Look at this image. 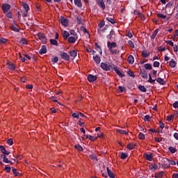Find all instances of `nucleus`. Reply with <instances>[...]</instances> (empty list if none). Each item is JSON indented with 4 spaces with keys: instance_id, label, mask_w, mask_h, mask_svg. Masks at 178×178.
Masks as SVG:
<instances>
[{
    "instance_id": "680f3d73",
    "label": "nucleus",
    "mask_w": 178,
    "mask_h": 178,
    "mask_svg": "<svg viewBox=\"0 0 178 178\" xmlns=\"http://www.w3.org/2000/svg\"><path fill=\"white\" fill-rule=\"evenodd\" d=\"M8 145H13V139L10 138L7 140Z\"/></svg>"
},
{
    "instance_id": "9b49d317",
    "label": "nucleus",
    "mask_w": 178,
    "mask_h": 178,
    "mask_svg": "<svg viewBox=\"0 0 178 178\" xmlns=\"http://www.w3.org/2000/svg\"><path fill=\"white\" fill-rule=\"evenodd\" d=\"M7 65H8V67L10 69V70L13 71L16 69V65H15V63L10 62V61H8L7 63Z\"/></svg>"
},
{
    "instance_id": "6e6552de",
    "label": "nucleus",
    "mask_w": 178,
    "mask_h": 178,
    "mask_svg": "<svg viewBox=\"0 0 178 178\" xmlns=\"http://www.w3.org/2000/svg\"><path fill=\"white\" fill-rule=\"evenodd\" d=\"M59 22L62 24V26H65V27H66V26L69 24V22H67V19L63 17H61V18L59 19Z\"/></svg>"
},
{
    "instance_id": "4468645a",
    "label": "nucleus",
    "mask_w": 178,
    "mask_h": 178,
    "mask_svg": "<svg viewBox=\"0 0 178 178\" xmlns=\"http://www.w3.org/2000/svg\"><path fill=\"white\" fill-rule=\"evenodd\" d=\"M95 49H96V51H98L100 55H102V49H101V46H99V44L97 42L95 43Z\"/></svg>"
},
{
    "instance_id": "6ab92c4d",
    "label": "nucleus",
    "mask_w": 178,
    "mask_h": 178,
    "mask_svg": "<svg viewBox=\"0 0 178 178\" xmlns=\"http://www.w3.org/2000/svg\"><path fill=\"white\" fill-rule=\"evenodd\" d=\"M156 81L159 83V84H161V86H165V84H166V81H165L161 77L157 78Z\"/></svg>"
},
{
    "instance_id": "dca6fc26",
    "label": "nucleus",
    "mask_w": 178,
    "mask_h": 178,
    "mask_svg": "<svg viewBox=\"0 0 178 178\" xmlns=\"http://www.w3.org/2000/svg\"><path fill=\"white\" fill-rule=\"evenodd\" d=\"M127 62L129 65H133V63H134V56L129 55L127 58Z\"/></svg>"
},
{
    "instance_id": "1a4fd4ad",
    "label": "nucleus",
    "mask_w": 178,
    "mask_h": 178,
    "mask_svg": "<svg viewBox=\"0 0 178 178\" xmlns=\"http://www.w3.org/2000/svg\"><path fill=\"white\" fill-rule=\"evenodd\" d=\"M77 38H76L75 36H70L68 37L67 42H69V44H74V42H76V40H77Z\"/></svg>"
},
{
    "instance_id": "3c124183",
    "label": "nucleus",
    "mask_w": 178,
    "mask_h": 178,
    "mask_svg": "<svg viewBox=\"0 0 178 178\" xmlns=\"http://www.w3.org/2000/svg\"><path fill=\"white\" fill-rule=\"evenodd\" d=\"M72 118H74L75 119H80V116L79 115V113H74L72 115Z\"/></svg>"
},
{
    "instance_id": "f257e3e1",
    "label": "nucleus",
    "mask_w": 178,
    "mask_h": 178,
    "mask_svg": "<svg viewBox=\"0 0 178 178\" xmlns=\"http://www.w3.org/2000/svg\"><path fill=\"white\" fill-rule=\"evenodd\" d=\"M116 42H111L109 41L107 42V47L108 48V51H110L111 55H118V50L113 49V48H116Z\"/></svg>"
},
{
    "instance_id": "393cba45",
    "label": "nucleus",
    "mask_w": 178,
    "mask_h": 178,
    "mask_svg": "<svg viewBox=\"0 0 178 178\" xmlns=\"http://www.w3.org/2000/svg\"><path fill=\"white\" fill-rule=\"evenodd\" d=\"M168 150L170 151V152H171V154H175V152H177V149L172 146H170L168 147Z\"/></svg>"
},
{
    "instance_id": "c03bdc74",
    "label": "nucleus",
    "mask_w": 178,
    "mask_h": 178,
    "mask_svg": "<svg viewBox=\"0 0 178 178\" xmlns=\"http://www.w3.org/2000/svg\"><path fill=\"white\" fill-rule=\"evenodd\" d=\"M81 31H83V34H88V35H90V33H88V31H87V29H86V27H81Z\"/></svg>"
},
{
    "instance_id": "bf43d9fd",
    "label": "nucleus",
    "mask_w": 178,
    "mask_h": 178,
    "mask_svg": "<svg viewBox=\"0 0 178 178\" xmlns=\"http://www.w3.org/2000/svg\"><path fill=\"white\" fill-rule=\"evenodd\" d=\"M10 160L8 159V157H6V156H3V162H4V163H9Z\"/></svg>"
},
{
    "instance_id": "c9c22d12",
    "label": "nucleus",
    "mask_w": 178,
    "mask_h": 178,
    "mask_svg": "<svg viewBox=\"0 0 178 178\" xmlns=\"http://www.w3.org/2000/svg\"><path fill=\"white\" fill-rule=\"evenodd\" d=\"M138 138H139V140H144L145 138V134L140 132L139 134L138 135Z\"/></svg>"
},
{
    "instance_id": "9d476101",
    "label": "nucleus",
    "mask_w": 178,
    "mask_h": 178,
    "mask_svg": "<svg viewBox=\"0 0 178 178\" xmlns=\"http://www.w3.org/2000/svg\"><path fill=\"white\" fill-rule=\"evenodd\" d=\"M140 74L143 77V79H148V74L147 70H143L140 71Z\"/></svg>"
},
{
    "instance_id": "c756f323",
    "label": "nucleus",
    "mask_w": 178,
    "mask_h": 178,
    "mask_svg": "<svg viewBox=\"0 0 178 178\" xmlns=\"http://www.w3.org/2000/svg\"><path fill=\"white\" fill-rule=\"evenodd\" d=\"M144 67L146 70H152V65L149 63L145 64Z\"/></svg>"
},
{
    "instance_id": "f8f14e48",
    "label": "nucleus",
    "mask_w": 178,
    "mask_h": 178,
    "mask_svg": "<svg viewBox=\"0 0 178 178\" xmlns=\"http://www.w3.org/2000/svg\"><path fill=\"white\" fill-rule=\"evenodd\" d=\"M93 60L95 62L96 65H99V63H101V57L96 54L93 56Z\"/></svg>"
},
{
    "instance_id": "864d4df0",
    "label": "nucleus",
    "mask_w": 178,
    "mask_h": 178,
    "mask_svg": "<svg viewBox=\"0 0 178 178\" xmlns=\"http://www.w3.org/2000/svg\"><path fill=\"white\" fill-rule=\"evenodd\" d=\"M6 16L8 19H12V13L10 11L6 13Z\"/></svg>"
},
{
    "instance_id": "f03ea898",
    "label": "nucleus",
    "mask_w": 178,
    "mask_h": 178,
    "mask_svg": "<svg viewBox=\"0 0 178 178\" xmlns=\"http://www.w3.org/2000/svg\"><path fill=\"white\" fill-rule=\"evenodd\" d=\"M100 67L105 70V72H109V70H113V66L108 63H101Z\"/></svg>"
},
{
    "instance_id": "20e7f679",
    "label": "nucleus",
    "mask_w": 178,
    "mask_h": 178,
    "mask_svg": "<svg viewBox=\"0 0 178 178\" xmlns=\"http://www.w3.org/2000/svg\"><path fill=\"white\" fill-rule=\"evenodd\" d=\"M2 10L3 13H8V12H10L9 10H10V5H9L8 3H3Z\"/></svg>"
},
{
    "instance_id": "cd10ccee",
    "label": "nucleus",
    "mask_w": 178,
    "mask_h": 178,
    "mask_svg": "<svg viewBox=\"0 0 178 178\" xmlns=\"http://www.w3.org/2000/svg\"><path fill=\"white\" fill-rule=\"evenodd\" d=\"M69 54L72 58H76V56H77V51H76V50L70 51H69Z\"/></svg>"
},
{
    "instance_id": "8fccbe9b",
    "label": "nucleus",
    "mask_w": 178,
    "mask_h": 178,
    "mask_svg": "<svg viewBox=\"0 0 178 178\" xmlns=\"http://www.w3.org/2000/svg\"><path fill=\"white\" fill-rule=\"evenodd\" d=\"M8 39H5L3 38H0V44H6Z\"/></svg>"
},
{
    "instance_id": "f3484780",
    "label": "nucleus",
    "mask_w": 178,
    "mask_h": 178,
    "mask_svg": "<svg viewBox=\"0 0 178 178\" xmlns=\"http://www.w3.org/2000/svg\"><path fill=\"white\" fill-rule=\"evenodd\" d=\"M74 3L78 8H83V3H81V0H74Z\"/></svg>"
},
{
    "instance_id": "a878e982",
    "label": "nucleus",
    "mask_w": 178,
    "mask_h": 178,
    "mask_svg": "<svg viewBox=\"0 0 178 178\" xmlns=\"http://www.w3.org/2000/svg\"><path fill=\"white\" fill-rule=\"evenodd\" d=\"M149 169L150 170H157L158 169V165L156 164H152L149 166Z\"/></svg>"
},
{
    "instance_id": "6e6d98bb",
    "label": "nucleus",
    "mask_w": 178,
    "mask_h": 178,
    "mask_svg": "<svg viewBox=\"0 0 178 178\" xmlns=\"http://www.w3.org/2000/svg\"><path fill=\"white\" fill-rule=\"evenodd\" d=\"M157 16L160 17V19H166V15L163 14L159 13L157 14Z\"/></svg>"
},
{
    "instance_id": "de8ad7c7",
    "label": "nucleus",
    "mask_w": 178,
    "mask_h": 178,
    "mask_svg": "<svg viewBox=\"0 0 178 178\" xmlns=\"http://www.w3.org/2000/svg\"><path fill=\"white\" fill-rule=\"evenodd\" d=\"M120 158L121 159H126L127 158V154L121 152Z\"/></svg>"
},
{
    "instance_id": "c85d7f7f",
    "label": "nucleus",
    "mask_w": 178,
    "mask_h": 178,
    "mask_svg": "<svg viewBox=\"0 0 178 178\" xmlns=\"http://www.w3.org/2000/svg\"><path fill=\"white\" fill-rule=\"evenodd\" d=\"M50 44L58 47V40L56 39H50Z\"/></svg>"
},
{
    "instance_id": "0e129e2a",
    "label": "nucleus",
    "mask_w": 178,
    "mask_h": 178,
    "mask_svg": "<svg viewBox=\"0 0 178 178\" xmlns=\"http://www.w3.org/2000/svg\"><path fill=\"white\" fill-rule=\"evenodd\" d=\"M90 158L92 161H95V159H97V156H95V154H90Z\"/></svg>"
},
{
    "instance_id": "4c0bfd02",
    "label": "nucleus",
    "mask_w": 178,
    "mask_h": 178,
    "mask_svg": "<svg viewBox=\"0 0 178 178\" xmlns=\"http://www.w3.org/2000/svg\"><path fill=\"white\" fill-rule=\"evenodd\" d=\"M148 83H150V84H154L155 83V79H152V76H151V74H149Z\"/></svg>"
},
{
    "instance_id": "a19ab883",
    "label": "nucleus",
    "mask_w": 178,
    "mask_h": 178,
    "mask_svg": "<svg viewBox=\"0 0 178 178\" xmlns=\"http://www.w3.org/2000/svg\"><path fill=\"white\" fill-rule=\"evenodd\" d=\"M118 133H120V134H124L125 136H127L128 133L123 130V129H118L117 130Z\"/></svg>"
},
{
    "instance_id": "a211bd4d",
    "label": "nucleus",
    "mask_w": 178,
    "mask_h": 178,
    "mask_svg": "<svg viewBox=\"0 0 178 178\" xmlns=\"http://www.w3.org/2000/svg\"><path fill=\"white\" fill-rule=\"evenodd\" d=\"M106 170L110 178H115V174L112 172V170H109V167L106 168Z\"/></svg>"
},
{
    "instance_id": "0eeeda50",
    "label": "nucleus",
    "mask_w": 178,
    "mask_h": 178,
    "mask_svg": "<svg viewBox=\"0 0 178 178\" xmlns=\"http://www.w3.org/2000/svg\"><path fill=\"white\" fill-rule=\"evenodd\" d=\"M98 79V76L97 75H92V74H88V80L90 81V83H92Z\"/></svg>"
},
{
    "instance_id": "a18cd8bd",
    "label": "nucleus",
    "mask_w": 178,
    "mask_h": 178,
    "mask_svg": "<svg viewBox=\"0 0 178 178\" xmlns=\"http://www.w3.org/2000/svg\"><path fill=\"white\" fill-rule=\"evenodd\" d=\"M58 61H59V58H58V56H55L51 58V62L53 63H58Z\"/></svg>"
},
{
    "instance_id": "09e8293b",
    "label": "nucleus",
    "mask_w": 178,
    "mask_h": 178,
    "mask_svg": "<svg viewBox=\"0 0 178 178\" xmlns=\"http://www.w3.org/2000/svg\"><path fill=\"white\" fill-rule=\"evenodd\" d=\"M74 148H76L78 151H83V147H81L80 145H75Z\"/></svg>"
},
{
    "instance_id": "338daca9",
    "label": "nucleus",
    "mask_w": 178,
    "mask_h": 178,
    "mask_svg": "<svg viewBox=\"0 0 178 178\" xmlns=\"http://www.w3.org/2000/svg\"><path fill=\"white\" fill-rule=\"evenodd\" d=\"M104 26H105V22H99L98 24V26L99 27V29H102V27H104Z\"/></svg>"
},
{
    "instance_id": "58836bf2",
    "label": "nucleus",
    "mask_w": 178,
    "mask_h": 178,
    "mask_svg": "<svg viewBox=\"0 0 178 178\" xmlns=\"http://www.w3.org/2000/svg\"><path fill=\"white\" fill-rule=\"evenodd\" d=\"M71 35H73V37H76V38H79V35H77V33H76V31L73 29L70 30V31Z\"/></svg>"
},
{
    "instance_id": "5fc2aeb1",
    "label": "nucleus",
    "mask_w": 178,
    "mask_h": 178,
    "mask_svg": "<svg viewBox=\"0 0 178 178\" xmlns=\"http://www.w3.org/2000/svg\"><path fill=\"white\" fill-rule=\"evenodd\" d=\"M11 168L10 167H8V165H6L4 167V170H6L7 173H10V170H11Z\"/></svg>"
},
{
    "instance_id": "7ed1b4c3",
    "label": "nucleus",
    "mask_w": 178,
    "mask_h": 178,
    "mask_svg": "<svg viewBox=\"0 0 178 178\" xmlns=\"http://www.w3.org/2000/svg\"><path fill=\"white\" fill-rule=\"evenodd\" d=\"M38 37L40 41H42V44H47L48 42V40L47 39V36L42 33H38Z\"/></svg>"
},
{
    "instance_id": "39448f33",
    "label": "nucleus",
    "mask_w": 178,
    "mask_h": 178,
    "mask_svg": "<svg viewBox=\"0 0 178 178\" xmlns=\"http://www.w3.org/2000/svg\"><path fill=\"white\" fill-rule=\"evenodd\" d=\"M60 56L61 59H64V60H70V56L66 52H61Z\"/></svg>"
},
{
    "instance_id": "4d7b16f0",
    "label": "nucleus",
    "mask_w": 178,
    "mask_h": 178,
    "mask_svg": "<svg viewBox=\"0 0 178 178\" xmlns=\"http://www.w3.org/2000/svg\"><path fill=\"white\" fill-rule=\"evenodd\" d=\"M128 74L130 76V77H136L134 72H133L131 70L128 71Z\"/></svg>"
},
{
    "instance_id": "052dcab7",
    "label": "nucleus",
    "mask_w": 178,
    "mask_h": 178,
    "mask_svg": "<svg viewBox=\"0 0 178 178\" xmlns=\"http://www.w3.org/2000/svg\"><path fill=\"white\" fill-rule=\"evenodd\" d=\"M128 44L131 48H134V43H133V41L128 40Z\"/></svg>"
},
{
    "instance_id": "2f4dec72",
    "label": "nucleus",
    "mask_w": 178,
    "mask_h": 178,
    "mask_svg": "<svg viewBox=\"0 0 178 178\" xmlns=\"http://www.w3.org/2000/svg\"><path fill=\"white\" fill-rule=\"evenodd\" d=\"M129 149H134L136 148V144L129 143L127 146Z\"/></svg>"
},
{
    "instance_id": "7c9ffc66",
    "label": "nucleus",
    "mask_w": 178,
    "mask_h": 178,
    "mask_svg": "<svg viewBox=\"0 0 178 178\" xmlns=\"http://www.w3.org/2000/svg\"><path fill=\"white\" fill-rule=\"evenodd\" d=\"M13 172L15 177H17V176H22V173L17 172V169L16 168H13Z\"/></svg>"
},
{
    "instance_id": "5701e85b",
    "label": "nucleus",
    "mask_w": 178,
    "mask_h": 178,
    "mask_svg": "<svg viewBox=\"0 0 178 178\" xmlns=\"http://www.w3.org/2000/svg\"><path fill=\"white\" fill-rule=\"evenodd\" d=\"M176 65H177V63H176V61L175 60L171 59L170 60V67L175 68V67H176Z\"/></svg>"
},
{
    "instance_id": "f704fd0d",
    "label": "nucleus",
    "mask_w": 178,
    "mask_h": 178,
    "mask_svg": "<svg viewBox=\"0 0 178 178\" xmlns=\"http://www.w3.org/2000/svg\"><path fill=\"white\" fill-rule=\"evenodd\" d=\"M168 122H172L173 119H175V114L174 115H170L167 116L166 118Z\"/></svg>"
},
{
    "instance_id": "37998d69",
    "label": "nucleus",
    "mask_w": 178,
    "mask_h": 178,
    "mask_svg": "<svg viewBox=\"0 0 178 178\" xmlns=\"http://www.w3.org/2000/svg\"><path fill=\"white\" fill-rule=\"evenodd\" d=\"M11 30H13V31H15V33H19V31H20V29H19V28L15 26H12L10 27Z\"/></svg>"
},
{
    "instance_id": "49530a36",
    "label": "nucleus",
    "mask_w": 178,
    "mask_h": 178,
    "mask_svg": "<svg viewBox=\"0 0 178 178\" xmlns=\"http://www.w3.org/2000/svg\"><path fill=\"white\" fill-rule=\"evenodd\" d=\"M151 118L152 117H150L149 115H147L145 116L143 120H145L146 122H150L151 121Z\"/></svg>"
},
{
    "instance_id": "69168bd1",
    "label": "nucleus",
    "mask_w": 178,
    "mask_h": 178,
    "mask_svg": "<svg viewBox=\"0 0 178 178\" xmlns=\"http://www.w3.org/2000/svg\"><path fill=\"white\" fill-rule=\"evenodd\" d=\"M119 90H120V92H124V91H126V88L118 86Z\"/></svg>"
},
{
    "instance_id": "473e14b6",
    "label": "nucleus",
    "mask_w": 178,
    "mask_h": 178,
    "mask_svg": "<svg viewBox=\"0 0 178 178\" xmlns=\"http://www.w3.org/2000/svg\"><path fill=\"white\" fill-rule=\"evenodd\" d=\"M19 44H22V45H27V40L26 38H22L19 41Z\"/></svg>"
},
{
    "instance_id": "79ce46f5",
    "label": "nucleus",
    "mask_w": 178,
    "mask_h": 178,
    "mask_svg": "<svg viewBox=\"0 0 178 178\" xmlns=\"http://www.w3.org/2000/svg\"><path fill=\"white\" fill-rule=\"evenodd\" d=\"M168 162L170 163V165H171L172 166H175L176 165V161H175L174 160H170L169 159H166Z\"/></svg>"
},
{
    "instance_id": "bb28decb",
    "label": "nucleus",
    "mask_w": 178,
    "mask_h": 178,
    "mask_svg": "<svg viewBox=\"0 0 178 178\" xmlns=\"http://www.w3.org/2000/svg\"><path fill=\"white\" fill-rule=\"evenodd\" d=\"M63 35L65 40H67L69 38V35H70V33H69L67 31H64L63 32Z\"/></svg>"
},
{
    "instance_id": "ddd939ff",
    "label": "nucleus",
    "mask_w": 178,
    "mask_h": 178,
    "mask_svg": "<svg viewBox=\"0 0 178 178\" xmlns=\"http://www.w3.org/2000/svg\"><path fill=\"white\" fill-rule=\"evenodd\" d=\"M0 149H1V152H2L5 155V156L10 154V152L6 151V149L4 147L3 145H0Z\"/></svg>"
},
{
    "instance_id": "4be33fe9",
    "label": "nucleus",
    "mask_w": 178,
    "mask_h": 178,
    "mask_svg": "<svg viewBox=\"0 0 178 178\" xmlns=\"http://www.w3.org/2000/svg\"><path fill=\"white\" fill-rule=\"evenodd\" d=\"M106 19V21L111 23V24H115V23H116V21L112 17H107Z\"/></svg>"
},
{
    "instance_id": "13d9d810",
    "label": "nucleus",
    "mask_w": 178,
    "mask_h": 178,
    "mask_svg": "<svg viewBox=\"0 0 178 178\" xmlns=\"http://www.w3.org/2000/svg\"><path fill=\"white\" fill-rule=\"evenodd\" d=\"M160 65H161V63L158 61H154L153 63L154 67H159Z\"/></svg>"
},
{
    "instance_id": "603ef678",
    "label": "nucleus",
    "mask_w": 178,
    "mask_h": 178,
    "mask_svg": "<svg viewBox=\"0 0 178 178\" xmlns=\"http://www.w3.org/2000/svg\"><path fill=\"white\" fill-rule=\"evenodd\" d=\"M82 20H83V19L81 18V17H80V16L76 17L77 24H81Z\"/></svg>"
},
{
    "instance_id": "b1692460",
    "label": "nucleus",
    "mask_w": 178,
    "mask_h": 178,
    "mask_svg": "<svg viewBox=\"0 0 178 178\" xmlns=\"http://www.w3.org/2000/svg\"><path fill=\"white\" fill-rule=\"evenodd\" d=\"M22 8L26 12H29V10H30V7L29 6V5H27V3L24 2H22Z\"/></svg>"
},
{
    "instance_id": "ea45409f",
    "label": "nucleus",
    "mask_w": 178,
    "mask_h": 178,
    "mask_svg": "<svg viewBox=\"0 0 178 178\" xmlns=\"http://www.w3.org/2000/svg\"><path fill=\"white\" fill-rule=\"evenodd\" d=\"M145 157L146 158V159L147 161H152V154H145Z\"/></svg>"
},
{
    "instance_id": "e2e57ef3",
    "label": "nucleus",
    "mask_w": 178,
    "mask_h": 178,
    "mask_svg": "<svg viewBox=\"0 0 178 178\" xmlns=\"http://www.w3.org/2000/svg\"><path fill=\"white\" fill-rule=\"evenodd\" d=\"M116 74H117L118 76H119L120 77H124V74L122 73V72H120V70L118 71V72H116Z\"/></svg>"
},
{
    "instance_id": "72a5a7b5",
    "label": "nucleus",
    "mask_w": 178,
    "mask_h": 178,
    "mask_svg": "<svg viewBox=\"0 0 178 178\" xmlns=\"http://www.w3.org/2000/svg\"><path fill=\"white\" fill-rule=\"evenodd\" d=\"M138 90L141 91L142 92H147V88H145V86L140 85L138 86Z\"/></svg>"
},
{
    "instance_id": "412c9836",
    "label": "nucleus",
    "mask_w": 178,
    "mask_h": 178,
    "mask_svg": "<svg viewBox=\"0 0 178 178\" xmlns=\"http://www.w3.org/2000/svg\"><path fill=\"white\" fill-rule=\"evenodd\" d=\"M164 175H165V172L161 171L159 173H155L154 177H156V178H162V177H163Z\"/></svg>"
},
{
    "instance_id": "774afa93",
    "label": "nucleus",
    "mask_w": 178,
    "mask_h": 178,
    "mask_svg": "<svg viewBox=\"0 0 178 178\" xmlns=\"http://www.w3.org/2000/svg\"><path fill=\"white\" fill-rule=\"evenodd\" d=\"M172 178H178V173H174V174H172Z\"/></svg>"
},
{
    "instance_id": "2eb2a0df",
    "label": "nucleus",
    "mask_w": 178,
    "mask_h": 178,
    "mask_svg": "<svg viewBox=\"0 0 178 178\" xmlns=\"http://www.w3.org/2000/svg\"><path fill=\"white\" fill-rule=\"evenodd\" d=\"M40 55H44V54H47V46L42 45V48L39 51Z\"/></svg>"
},
{
    "instance_id": "aec40b11",
    "label": "nucleus",
    "mask_w": 178,
    "mask_h": 178,
    "mask_svg": "<svg viewBox=\"0 0 178 178\" xmlns=\"http://www.w3.org/2000/svg\"><path fill=\"white\" fill-rule=\"evenodd\" d=\"M159 29H156L155 31L153 32L152 35L150 36L151 40H155V37H156Z\"/></svg>"
},
{
    "instance_id": "423d86ee",
    "label": "nucleus",
    "mask_w": 178,
    "mask_h": 178,
    "mask_svg": "<svg viewBox=\"0 0 178 178\" xmlns=\"http://www.w3.org/2000/svg\"><path fill=\"white\" fill-rule=\"evenodd\" d=\"M97 4L99 8L102 9V10H105V2L104 0H96Z\"/></svg>"
},
{
    "instance_id": "e433bc0d",
    "label": "nucleus",
    "mask_w": 178,
    "mask_h": 178,
    "mask_svg": "<svg viewBox=\"0 0 178 178\" xmlns=\"http://www.w3.org/2000/svg\"><path fill=\"white\" fill-rule=\"evenodd\" d=\"M149 55H150L149 52H147L145 51H142V56H143V58H148Z\"/></svg>"
}]
</instances>
